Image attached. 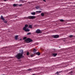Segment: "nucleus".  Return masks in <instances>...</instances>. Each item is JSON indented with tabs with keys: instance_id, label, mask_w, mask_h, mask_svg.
<instances>
[{
	"instance_id": "7c9ffc66",
	"label": "nucleus",
	"mask_w": 75,
	"mask_h": 75,
	"mask_svg": "<svg viewBox=\"0 0 75 75\" xmlns=\"http://www.w3.org/2000/svg\"><path fill=\"white\" fill-rule=\"evenodd\" d=\"M5 48H8V47H5Z\"/></svg>"
},
{
	"instance_id": "f704fd0d",
	"label": "nucleus",
	"mask_w": 75,
	"mask_h": 75,
	"mask_svg": "<svg viewBox=\"0 0 75 75\" xmlns=\"http://www.w3.org/2000/svg\"><path fill=\"white\" fill-rule=\"evenodd\" d=\"M33 75H35V74H33Z\"/></svg>"
},
{
	"instance_id": "9b49d317",
	"label": "nucleus",
	"mask_w": 75,
	"mask_h": 75,
	"mask_svg": "<svg viewBox=\"0 0 75 75\" xmlns=\"http://www.w3.org/2000/svg\"><path fill=\"white\" fill-rule=\"evenodd\" d=\"M18 35L15 36V38L16 40H17V39H18Z\"/></svg>"
},
{
	"instance_id": "b1692460",
	"label": "nucleus",
	"mask_w": 75,
	"mask_h": 75,
	"mask_svg": "<svg viewBox=\"0 0 75 75\" xmlns=\"http://www.w3.org/2000/svg\"><path fill=\"white\" fill-rule=\"evenodd\" d=\"M26 38H27V37H24L23 38V40H25V39H26Z\"/></svg>"
},
{
	"instance_id": "f257e3e1",
	"label": "nucleus",
	"mask_w": 75,
	"mask_h": 75,
	"mask_svg": "<svg viewBox=\"0 0 75 75\" xmlns=\"http://www.w3.org/2000/svg\"><path fill=\"white\" fill-rule=\"evenodd\" d=\"M16 57L17 58V59H21V58H24V56H23L22 54L19 53L16 56Z\"/></svg>"
},
{
	"instance_id": "aec40b11",
	"label": "nucleus",
	"mask_w": 75,
	"mask_h": 75,
	"mask_svg": "<svg viewBox=\"0 0 75 75\" xmlns=\"http://www.w3.org/2000/svg\"><path fill=\"white\" fill-rule=\"evenodd\" d=\"M41 16H44V13H41Z\"/></svg>"
},
{
	"instance_id": "423d86ee",
	"label": "nucleus",
	"mask_w": 75,
	"mask_h": 75,
	"mask_svg": "<svg viewBox=\"0 0 75 75\" xmlns=\"http://www.w3.org/2000/svg\"><path fill=\"white\" fill-rule=\"evenodd\" d=\"M19 54H22L23 55V54H24V52H23V50H19Z\"/></svg>"
},
{
	"instance_id": "7ed1b4c3",
	"label": "nucleus",
	"mask_w": 75,
	"mask_h": 75,
	"mask_svg": "<svg viewBox=\"0 0 75 75\" xmlns=\"http://www.w3.org/2000/svg\"><path fill=\"white\" fill-rule=\"evenodd\" d=\"M25 42H32L33 41V40L31 39L30 38H28L27 39H25Z\"/></svg>"
},
{
	"instance_id": "473e14b6",
	"label": "nucleus",
	"mask_w": 75,
	"mask_h": 75,
	"mask_svg": "<svg viewBox=\"0 0 75 75\" xmlns=\"http://www.w3.org/2000/svg\"><path fill=\"white\" fill-rule=\"evenodd\" d=\"M71 73H73V72L72 71H71Z\"/></svg>"
},
{
	"instance_id": "f8f14e48",
	"label": "nucleus",
	"mask_w": 75,
	"mask_h": 75,
	"mask_svg": "<svg viewBox=\"0 0 75 75\" xmlns=\"http://www.w3.org/2000/svg\"><path fill=\"white\" fill-rule=\"evenodd\" d=\"M29 28H32L33 25H29Z\"/></svg>"
},
{
	"instance_id": "a878e982",
	"label": "nucleus",
	"mask_w": 75,
	"mask_h": 75,
	"mask_svg": "<svg viewBox=\"0 0 75 75\" xmlns=\"http://www.w3.org/2000/svg\"><path fill=\"white\" fill-rule=\"evenodd\" d=\"M73 37V36L72 35H70L69 36V37H70V38H71Z\"/></svg>"
},
{
	"instance_id": "39448f33",
	"label": "nucleus",
	"mask_w": 75,
	"mask_h": 75,
	"mask_svg": "<svg viewBox=\"0 0 75 75\" xmlns=\"http://www.w3.org/2000/svg\"><path fill=\"white\" fill-rule=\"evenodd\" d=\"M52 37L54 38H57L59 37V35H53L52 36Z\"/></svg>"
},
{
	"instance_id": "20e7f679",
	"label": "nucleus",
	"mask_w": 75,
	"mask_h": 75,
	"mask_svg": "<svg viewBox=\"0 0 75 75\" xmlns=\"http://www.w3.org/2000/svg\"><path fill=\"white\" fill-rule=\"evenodd\" d=\"M36 32L37 34H41L42 33L41 31L39 29H37L36 30Z\"/></svg>"
},
{
	"instance_id": "c756f323",
	"label": "nucleus",
	"mask_w": 75,
	"mask_h": 75,
	"mask_svg": "<svg viewBox=\"0 0 75 75\" xmlns=\"http://www.w3.org/2000/svg\"><path fill=\"white\" fill-rule=\"evenodd\" d=\"M4 23H7V21H4Z\"/></svg>"
},
{
	"instance_id": "c9c22d12",
	"label": "nucleus",
	"mask_w": 75,
	"mask_h": 75,
	"mask_svg": "<svg viewBox=\"0 0 75 75\" xmlns=\"http://www.w3.org/2000/svg\"><path fill=\"white\" fill-rule=\"evenodd\" d=\"M23 3H24L23 2Z\"/></svg>"
},
{
	"instance_id": "cd10ccee",
	"label": "nucleus",
	"mask_w": 75,
	"mask_h": 75,
	"mask_svg": "<svg viewBox=\"0 0 75 75\" xmlns=\"http://www.w3.org/2000/svg\"><path fill=\"white\" fill-rule=\"evenodd\" d=\"M31 70H32L31 69H28V71H31Z\"/></svg>"
},
{
	"instance_id": "9d476101",
	"label": "nucleus",
	"mask_w": 75,
	"mask_h": 75,
	"mask_svg": "<svg viewBox=\"0 0 75 75\" xmlns=\"http://www.w3.org/2000/svg\"><path fill=\"white\" fill-rule=\"evenodd\" d=\"M1 20H3V21H4V20H5V19H4V18L3 17V16H1Z\"/></svg>"
},
{
	"instance_id": "a211bd4d",
	"label": "nucleus",
	"mask_w": 75,
	"mask_h": 75,
	"mask_svg": "<svg viewBox=\"0 0 75 75\" xmlns=\"http://www.w3.org/2000/svg\"><path fill=\"white\" fill-rule=\"evenodd\" d=\"M18 5V4H14L13 6V7H16Z\"/></svg>"
},
{
	"instance_id": "c85d7f7f",
	"label": "nucleus",
	"mask_w": 75,
	"mask_h": 75,
	"mask_svg": "<svg viewBox=\"0 0 75 75\" xmlns=\"http://www.w3.org/2000/svg\"><path fill=\"white\" fill-rule=\"evenodd\" d=\"M19 6H22V4H21L19 5Z\"/></svg>"
},
{
	"instance_id": "393cba45",
	"label": "nucleus",
	"mask_w": 75,
	"mask_h": 75,
	"mask_svg": "<svg viewBox=\"0 0 75 75\" xmlns=\"http://www.w3.org/2000/svg\"><path fill=\"white\" fill-rule=\"evenodd\" d=\"M59 73H61V71H59V72H57L56 73V74H59Z\"/></svg>"
},
{
	"instance_id": "4468645a",
	"label": "nucleus",
	"mask_w": 75,
	"mask_h": 75,
	"mask_svg": "<svg viewBox=\"0 0 75 75\" xmlns=\"http://www.w3.org/2000/svg\"><path fill=\"white\" fill-rule=\"evenodd\" d=\"M33 51L34 52H36V51H37V50H36V49H35V48H33Z\"/></svg>"
},
{
	"instance_id": "f3484780",
	"label": "nucleus",
	"mask_w": 75,
	"mask_h": 75,
	"mask_svg": "<svg viewBox=\"0 0 75 75\" xmlns=\"http://www.w3.org/2000/svg\"><path fill=\"white\" fill-rule=\"evenodd\" d=\"M34 56H35V54H32L31 55V57H34Z\"/></svg>"
},
{
	"instance_id": "72a5a7b5",
	"label": "nucleus",
	"mask_w": 75,
	"mask_h": 75,
	"mask_svg": "<svg viewBox=\"0 0 75 75\" xmlns=\"http://www.w3.org/2000/svg\"><path fill=\"white\" fill-rule=\"evenodd\" d=\"M4 1H6V0H3Z\"/></svg>"
},
{
	"instance_id": "2f4dec72",
	"label": "nucleus",
	"mask_w": 75,
	"mask_h": 75,
	"mask_svg": "<svg viewBox=\"0 0 75 75\" xmlns=\"http://www.w3.org/2000/svg\"><path fill=\"white\" fill-rule=\"evenodd\" d=\"M43 1H45V2H46V0H42Z\"/></svg>"
},
{
	"instance_id": "f03ea898",
	"label": "nucleus",
	"mask_w": 75,
	"mask_h": 75,
	"mask_svg": "<svg viewBox=\"0 0 75 75\" xmlns=\"http://www.w3.org/2000/svg\"><path fill=\"white\" fill-rule=\"evenodd\" d=\"M24 18H25V19H30V20L31 19H35V18H36V17L34 16H30L28 17H25Z\"/></svg>"
},
{
	"instance_id": "5701e85b",
	"label": "nucleus",
	"mask_w": 75,
	"mask_h": 75,
	"mask_svg": "<svg viewBox=\"0 0 75 75\" xmlns=\"http://www.w3.org/2000/svg\"><path fill=\"white\" fill-rule=\"evenodd\" d=\"M30 34H31V33H28L27 34V35H30Z\"/></svg>"
},
{
	"instance_id": "6ab92c4d",
	"label": "nucleus",
	"mask_w": 75,
	"mask_h": 75,
	"mask_svg": "<svg viewBox=\"0 0 75 75\" xmlns=\"http://www.w3.org/2000/svg\"><path fill=\"white\" fill-rule=\"evenodd\" d=\"M31 14H32V15H35V12H34L32 13H31Z\"/></svg>"
},
{
	"instance_id": "1a4fd4ad",
	"label": "nucleus",
	"mask_w": 75,
	"mask_h": 75,
	"mask_svg": "<svg viewBox=\"0 0 75 75\" xmlns=\"http://www.w3.org/2000/svg\"><path fill=\"white\" fill-rule=\"evenodd\" d=\"M28 27V25H27V24L25 25V27H23V30L26 29V28H27V27Z\"/></svg>"
},
{
	"instance_id": "6e6552de",
	"label": "nucleus",
	"mask_w": 75,
	"mask_h": 75,
	"mask_svg": "<svg viewBox=\"0 0 75 75\" xmlns=\"http://www.w3.org/2000/svg\"><path fill=\"white\" fill-rule=\"evenodd\" d=\"M35 8L37 9H39V8H40V6H37L35 7Z\"/></svg>"
},
{
	"instance_id": "412c9836",
	"label": "nucleus",
	"mask_w": 75,
	"mask_h": 75,
	"mask_svg": "<svg viewBox=\"0 0 75 75\" xmlns=\"http://www.w3.org/2000/svg\"><path fill=\"white\" fill-rule=\"evenodd\" d=\"M60 21L61 22H63V21H64V20L63 19H60Z\"/></svg>"
},
{
	"instance_id": "0eeeda50",
	"label": "nucleus",
	"mask_w": 75,
	"mask_h": 75,
	"mask_svg": "<svg viewBox=\"0 0 75 75\" xmlns=\"http://www.w3.org/2000/svg\"><path fill=\"white\" fill-rule=\"evenodd\" d=\"M23 30H24V31H25L26 32H29V31H30V29H26V28Z\"/></svg>"
},
{
	"instance_id": "ddd939ff",
	"label": "nucleus",
	"mask_w": 75,
	"mask_h": 75,
	"mask_svg": "<svg viewBox=\"0 0 75 75\" xmlns=\"http://www.w3.org/2000/svg\"><path fill=\"white\" fill-rule=\"evenodd\" d=\"M53 55L54 57H56V56L57 55V53H53Z\"/></svg>"
},
{
	"instance_id": "dca6fc26",
	"label": "nucleus",
	"mask_w": 75,
	"mask_h": 75,
	"mask_svg": "<svg viewBox=\"0 0 75 75\" xmlns=\"http://www.w3.org/2000/svg\"><path fill=\"white\" fill-rule=\"evenodd\" d=\"M36 13H41V11H36Z\"/></svg>"
},
{
	"instance_id": "4be33fe9",
	"label": "nucleus",
	"mask_w": 75,
	"mask_h": 75,
	"mask_svg": "<svg viewBox=\"0 0 75 75\" xmlns=\"http://www.w3.org/2000/svg\"><path fill=\"white\" fill-rule=\"evenodd\" d=\"M12 16L13 17H17V16H15V15H12Z\"/></svg>"
},
{
	"instance_id": "bb28decb",
	"label": "nucleus",
	"mask_w": 75,
	"mask_h": 75,
	"mask_svg": "<svg viewBox=\"0 0 75 75\" xmlns=\"http://www.w3.org/2000/svg\"><path fill=\"white\" fill-rule=\"evenodd\" d=\"M27 55H29V52H27Z\"/></svg>"
},
{
	"instance_id": "2eb2a0df",
	"label": "nucleus",
	"mask_w": 75,
	"mask_h": 75,
	"mask_svg": "<svg viewBox=\"0 0 75 75\" xmlns=\"http://www.w3.org/2000/svg\"><path fill=\"white\" fill-rule=\"evenodd\" d=\"M36 55H40V53L39 52H37L36 53Z\"/></svg>"
}]
</instances>
